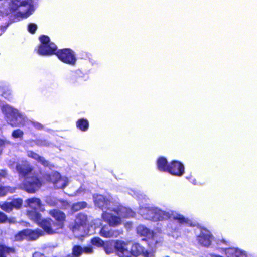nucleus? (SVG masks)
<instances>
[{
  "mask_svg": "<svg viewBox=\"0 0 257 257\" xmlns=\"http://www.w3.org/2000/svg\"><path fill=\"white\" fill-rule=\"evenodd\" d=\"M168 173L177 177L182 176L185 173L184 165L177 160H172L169 163Z\"/></svg>",
  "mask_w": 257,
  "mask_h": 257,
  "instance_id": "7",
  "label": "nucleus"
},
{
  "mask_svg": "<svg viewBox=\"0 0 257 257\" xmlns=\"http://www.w3.org/2000/svg\"><path fill=\"white\" fill-rule=\"evenodd\" d=\"M35 142H36V144L37 146H40V147L48 146L49 145L48 141H47L46 140H44V139H37L36 140Z\"/></svg>",
  "mask_w": 257,
  "mask_h": 257,
  "instance_id": "36",
  "label": "nucleus"
},
{
  "mask_svg": "<svg viewBox=\"0 0 257 257\" xmlns=\"http://www.w3.org/2000/svg\"><path fill=\"white\" fill-rule=\"evenodd\" d=\"M27 156L32 159H33L38 162H40L42 165L45 167H47L49 165L48 162L43 157L39 156L36 153L32 151H29L27 152Z\"/></svg>",
  "mask_w": 257,
  "mask_h": 257,
  "instance_id": "19",
  "label": "nucleus"
},
{
  "mask_svg": "<svg viewBox=\"0 0 257 257\" xmlns=\"http://www.w3.org/2000/svg\"><path fill=\"white\" fill-rule=\"evenodd\" d=\"M11 91L8 89H4L2 93V96L8 100L11 98Z\"/></svg>",
  "mask_w": 257,
  "mask_h": 257,
  "instance_id": "37",
  "label": "nucleus"
},
{
  "mask_svg": "<svg viewBox=\"0 0 257 257\" xmlns=\"http://www.w3.org/2000/svg\"><path fill=\"white\" fill-rule=\"evenodd\" d=\"M14 119H16V118H14V119L12 118L11 119L10 123V125L12 127H18V126H21V123L20 122H15Z\"/></svg>",
  "mask_w": 257,
  "mask_h": 257,
  "instance_id": "41",
  "label": "nucleus"
},
{
  "mask_svg": "<svg viewBox=\"0 0 257 257\" xmlns=\"http://www.w3.org/2000/svg\"><path fill=\"white\" fill-rule=\"evenodd\" d=\"M0 208L2 210L7 213H10L13 210L10 202H4L0 205Z\"/></svg>",
  "mask_w": 257,
  "mask_h": 257,
  "instance_id": "31",
  "label": "nucleus"
},
{
  "mask_svg": "<svg viewBox=\"0 0 257 257\" xmlns=\"http://www.w3.org/2000/svg\"><path fill=\"white\" fill-rule=\"evenodd\" d=\"M119 211L120 212V215L124 218H127L130 216V214L132 213V211L125 207H121Z\"/></svg>",
  "mask_w": 257,
  "mask_h": 257,
  "instance_id": "33",
  "label": "nucleus"
},
{
  "mask_svg": "<svg viewBox=\"0 0 257 257\" xmlns=\"http://www.w3.org/2000/svg\"><path fill=\"white\" fill-rule=\"evenodd\" d=\"M40 44L38 46V53L41 56H51L56 53V45L50 41L47 35H42L39 38Z\"/></svg>",
  "mask_w": 257,
  "mask_h": 257,
  "instance_id": "2",
  "label": "nucleus"
},
{
  "mask_svg": "<svg viewBox=\"0 0 257 257\" xmlns=\"http://www.w3.org/2000/svg\"><path fill=\"white\" fill-rule=\"evenodd\" d=\"M33 257H45V256L43 254H42L40 252H36L33 254Z\"/></svg>",
  "mask_w": 257,
  "mask_h": 257,
  "instance_id": "44",
  "label": "nucleus"
},
{
  "mask_svg": "<svg viewBox=\"0 0 257 257\" xmlns=\"http://www.w3.org/2000/svg\"><path fill=\"white\" fill-rule=\"evenodd\" d=\"M39 227L49 235L54 234L59 230L57 226H55L53 220L49 217L43 218V220L40 223Z\"/></svg>",
  "mask_w": 257,
  "mask_h": 257,
  "instance_id": "8",
  "label": "nucleus"
},
{
  "mask_svg": "<svg viewBox=\"0 0 257 257\" xmlns=\"http://www.w3.org/2000/svg\"><path fill=\"white\" fill-rule=\"evenodd\" d=\"M54 55L64 63L71 65H74L76 64L77 58L75 52L70 48L57 49Z\"/></svg>",
  "mask_w": 257,
  "mask_h": 257,
  "instance_id": "4",
  "label": "nucleus"
},
{
  "mask_svg": "<svg viewBox=\"0 0 257 257\" xmlns=\"http://www.w3.org/2000/svg\"><path fill=\"white\" fill-rule=\"evenodd\" d=\"M14 189L10 186L0 185V198L5 196L8 193H13Z\"/></svg>",
  "mask_w": 257,
  "mask_h": 257,
  "instance_id": "28",
  "label": "nucleus"
},
{
  "mask_svg": "<svg viewBox=\"0 0 257 257\" xmlns=\"http://www.w3.org/2000/svg\"><path fill=\"white\" fill-rule=\"evenodd\" d=\"M93 252V250L91 246H85L82 247V253L91 254Z\"/></svg>",
  "mask_w": 257,
  "mask_h": 257,
  "instance_id": "40",
  "label": "nucleus"
},
{
  "mask_svg": "<svg viewBox=\"0 0 257 257\" xmlns=\"http://www.w3.org/2000/svg\"><path fill=\"white\" fill-rule=\"evenodd\" d=\"M37 29V25L34 23H30L28 25V31L31 34H34Z\"/></svg>",
  "mask_w": 257,
  "mask_h": 257,
  "instance_id": "38",
  "label": "nucleus"
},
{
  "mask_svg": "<svg viewBox=\"0 0 257 257\" xmlns=\"http://www.w3.org/2000/svg\"><path fill=\"white\" fill-rule=\"evenodd\" d=\"M87 204L85 201L78 202L73 203L71 206V210L72 212H77L81 209L87 207Z\"/></svg>",
  "mask_w": 257,
  "mask_h": 257,
  "instance_id": "23",
  "label": "nucleus"
},
{
  "mask_svg": "<svg viewBox=\"0 0 257 257\" xmlns=\"http://www.w3.org/2000/svg\"><path fill=\"white\" fill-rule=\"evenodd\" d=\"M94 202L95 206L102 210L108 209L110 204L109 201L102 195H96L94 197Z\"/></svg>",
  "mask_w": 257,
  "mask_h": 257,
  "instance_id": "12",
  "label": "nucleus"
},
{
  "mask_svg": "<svg viewBox=\"0 0 257 257\" xmlns=\"http://www.w3.org/2000/svg\"><path fill=\"white\" fill-rule=\"evenodd\" d=\"M48 213L54 219L53 222L58 229H63L66 219L65 213L57 209L50 210Z\"/></svg>",
  "mask_w": 257,
  "mask_h": 257,
  "instance_id": "6",
  "label": "nucleus"
},
{
  "mask_svg": "<svg viewBox=\"0 0 257 257\" xmlns=\"http://www.w3.org/2000/svg\"><path fill=\"white\" fill-rule=\"evenodd\" d=\"M157 243H158V241H156L155 242V244H157Z\"/></svg>",
  "mask_w": 257,
  "mask_h": 257,
  "instance_id": "46",
  "label": "nucleus"
},
{
  "mask_svg": "<svg viewBox=\"0 0 257 257\" xmlns=\"http://www.w3.org/2000/svg\"><path fill=\"white\" fill-rule=\"evenodd\" d=\"M9 144L6 140L0 139V147H4L6 145Z\"/></svg>",
  "mask_w": 257,
  "mask_h": 257,
  "instance_id": "43",
  "label": "nucleus"
},
{
  "mask_svg": "<svg viewBox=\"0 0 257 257\" xmlns=\"http://www.w3.org/2000/svg\"><path fill=\"white\" fill-rule=\"evenodd\" d=\"M91 244L97 247H102L104 245V242L99 237H94L90 240Z\"/></svg>",
  "mask_w": 257,
  "mask_h": 257,
  "instance_id": "25",
  "label": "nucleus"
},
{
  "mask_svg": "<svg viewBox=\"0 0 257 257\" xmlns=\"http://www.w3.org/2000/svg\"><path fill=\"white\" fill-rule=\"evenodd\" d=\"M114 248L116 254L119 257H138L142 254L145 257H151L152 254L147 250L139 243L132 245L130 250L127 248V244L121 240L115 241Z\"/></svg>",
  "mask_w": 257,
  "mask_h": 257,
  "instance_id": "1",
  "label": "nucleus"
},
{
  "mask_svg": "<svg viewBox=\"0 0 257 257\" xmlns=\"http://www.w3.org/2000/svg\"><path fill=\"white\" fill-rule=\"evenodd\" d=\"M42 186L40 179L36 176H32L30 180L25 179L22 184V188L28 193H35Z\"/></svg>",
  "mask_w": 257,
  "mask_h": 257,
  "instance_id": "5",
  "label": "nucleus"
},
{
  "mask_svg": "<svg viewBox=\"0 0 257 257\" xmlns=\"http://www.w3.org/2000/svg\"><path fill=\"white\" fill-rule=\"evenodd\" d=\"M50 179L54 184H56L59 181L62 180L61 177L58 173L52 175Z\"/></svg>",
  "mask_w": 257,
  "mask_h": 257,
  "instance_id": "34",
  "label": "nucleus"
},
{
  "mask_svg": "<svg viewBox=\"0 0 257 257\" xmlns=\"http://www.w3.org/2000/svg\"><path fill=\"white\" fill-rule=\"evenodd\" d=\"M154 214L155 215L152 217V219L155 221H162L169 217L168 213L161 210H154Z\"/></svg>",
  "mask_w": 257,
  "mask_h": 257,
  "instance_id": "21",
  "label": "nucleus"
},
{
  "mask_svg": "<svg viewBox=\"0 0 257 257\" xmlns=\"http://www.w3.org/2000/svg\"><path fill=\"white\" fill-rule=\"evenodd\" d=\"M29 5V0H12L10 4V9L13 11H16L20 7H28Z\"/></svg>",
  "mask_w": 257,
  "mask_h": 257,
  "instance_id": "17",
  "label": "nucleus"
},
{
  "mask_svg": "<svg viewBox=\"0 0 257 257\" xmlns=\"http://www.w3.org/2000/svg\"><path fill=\"white\" fill-rule=\"evenodd\" d=\"M10 202L13 209H19L22 206L23 200L21 198L13 199Z\"/></svg>",
  "mask_w": 257,
  "mask_h": 257,
  "instance_id": "27",
  "label": "nucleus"
},
{
  "mask_svg": "<svg viewBox=\"0 0 257 257\" xmlns=\"http://www.w3.org/2000/svg\"><path fill=\"white\" fill-rule=\"evenodd\" d=\"M16 169L17 171L20 176L25 177L33 170V168L30 165L27 163L17 164L16 166Z\"/></svg>",
  "mask_w": 257,
  "mask_h": 257,
  "instance_id": "13",
  "label": "nucleus"
},
{
  "mask_svg": "<svg viewBox=\"0 0 257 257\" xmlns=\"http://www.w3.org/2000/svg\"><path fill=\"white\" fill-rule=\"evenodd\" d=\"M15 252L16 250L14 247L0 244V257H9L11 254H15Z\"/></svg>",
  "mask_w": 257,
  "mask_h": 257,
  "instance_id": "18",
  "label": "nucleus"
},
{
  "mask_svg": "<svg viewBox=\"0 0 257 257\" xmlns=\"http://www.w3.org/2000/svg\"><path fill=\"white\" fill-rule=\"evenodd\" d=\"M156 165L158 170L160 171L168 173L169 163L165 157H159L156 161Z\"/></svg>",
  "mask_w": 257,
  "mask_h": 257,
  "instance_id": "15",
  "label": "nucleus"
},
{
  "mask_svg": "<svg viewBox=\"0 0 257 257\" xmlns=\"http://www.w3.org/2000/svg\"><path fill=\"white\" fill-rule=\"evenodd\" d=\"M99 234L100 236L104 238H111L114 236V232L110 230H107L105 226L101 227Z\"/></svg>",
  "mask_w": 257,
  "mask_h": 257,
  "instance_id": "26",
  "label": "nucleus"
},
{
  "mask_svg": "<svg viewBox=\"0 0 257 257\" xmlns=\"http://www.w3.org/2000/svg\"><path fill=\"white\" fill-rule=\"evenodd\" d=\"M212 235L209 231L205 228H201L200 233L197 236L198 243L204 247H209L211 244Z\"/></svg>",
  "mask_w": 257,
  "mask_h": 257,
  "instance_id": "9",
  "label": "nucleus"
},
{
  "mask_svg": "<svg viewBox=\"0 0 257 257\" xmlns=\"http://www.w3.org/2000/svg\"><path fill=\"white\" fill-rule=\"evenodd\" d=\"M102 218L110 226H117L121 224V221L119 217L112 215L106 211L102 213Z\"/></svg>",
  "mask_w": 257,
  "mask_h": 257,
  "instance_id": "10",
  "label": "nucleus"
},
{
  "mask_svg": "<svg viewBox=\"0 0 257 257\" xmlns=\"http://www.w3.org/2000/svg\"><path fill=\"white\" fill-rule=\"evenodd\" d=\"M32 219L39 226L40 223L43 220L41 214L36 211L33 212L31 214Z\"/></svg>",
  "mask_w": 257,
  "mask_h": 257,
  "instance_id": "30",
  "label": "nucleus"
},
{
  "mask_svg": "<svg viewBox=\"0 0 257 257\" xmlns=\"http://www.w3.org/2000/svg\"><path fill=\"white\" fill-rule=\"evenodd\" d=\"M43 234L42 231L39 229L35 230L25 229L16 233L14 235V239L16 241H22L25 239L28 241H34Z\"/></svg>",
  "mask_w": 257,
  "mask_h": 257,
  "instance_id": "3",
  "label": "nucleus"
},
{
  "mask_svg": "<svg viewBox=\"0 0 257 257\" xmlns=\"http://www.w3.org/2000/svg\"><path fill=\"white\" fill-rule=\"evenodd\" d=\"M2 110L3 112L6 113L13 112V108L8 105H4L2 108Z\"/></svg>",
  "mask_w": 257,
  "mask_h": 257,
  "instance_id": "39",
  "label": "nucleus"
},
{
  "mask_svg": "<svg viewBox=\"0 0 257 257\" xmlns=\"http://www.w3.org/2000/svg\"><path fill=\"white\" fill-rule=\"evenodd\" d=\"M87 221V215L82 213H79L76 216L73 227L75 229H79L81 226L85 225Z\"/></svg>",
  "mask_w": 257,
  "mask_h": 257,
  "instance_id": "16",
  "label": "nucleus"
},
{
  "mask_svg": "<svg viewBox=\"0 0 257 257\" xmlns=\"http://www.w3.org/2000/svg\"><path fill=\"white\" fill-rule=\"evenodd\" d=\"M27 203L30 206H31L33 204H35L37 206L39 207L41 205V201L39 198L34 197L28 199L27 200Z\"/></svg>",
  "mask_w": 257,
  "mask_h": 257,
  "instance_id": "32",
  "label": "nucleus"
},
{
  "mask_svg": "<svg viewBox=\"0 0 257 257\" xmlns=\"http://www.w3.org/2000/svg\"><path fill=\"white\" fill-rule=\"evenodd\" d=\"M137 233L140 236L145 237L144 240H147L150 238H153L154 236V233L145 225H139L136 228Z\"/></svg>",
  "mask_w": 257,
  "mask_h": 257,
  "instance_id": "11",
  "label": "nucleus"
},
{
  "mask_svg": "<svg viewBox=\"0 0 257 257\" xmlns=\"http://www.w3.org/2000/svg\"><path fill=\"white\" fill-rule=\"evenodd\" d=\"M76 126L77 129L82 131H87L89 126L88 120L85 118H81L77 120L76 122Z\"/></svg>",
  "mask_w": 257,
  "mask_h": 257,
  "instance_id": "20",
  "label": "nucleus"
},
{
  "mask_svg": "<svg viewBox=\"0 0 257 257\" xmlns=\"http://www.w3.org/2000/svg\"><path fill=\"white\" fill-rule=\"evenodd\" d=\"M7 176V173L5 170H0V181L3 178H5Z\"/></svg>",
  "mask_w": 257,
  "mask_h": 257,
  "instance_id": "42",
  "label": "nucleus"
},
{
  "mask_svg": "<svg viewBox=\"0 0 257 257\" xmlns=\"http://www.w3.org/2000/svg\"><path fill=\"white\" fill-rule=\"evenodd\" d=\"M173 219L176 221L181 225H186L189 227L194 226L192 220L180 214H177L176 215L173 216Z\"/></svg>",
  "mask_w": 257,
  "mask_h": 257,
  "instance_id": "14",
  "label": "nucleus"
},
{
  "mask_svg": "<svg viewBox=\"0 0 257 257\" xmlns=\"http://www.w3.org/2000/svg\"><path fill=\"white\" fill-rule=\"evenodd\" d=\"M9 223L10 224L14 223L13 218H9L6 214L0 211V224Z\"/></svg>",
  "mask_w": 257,
  "mask_h": 257,
  "instance_id": "29",
  "label": "nucleus"
},
{
  "mask_svg": "<svg viewBox=\"0 0 257 257\" xmlns=\"http://www.w3.org/2000/svg\"><path fill=\"white\" fill-rule=\"evenodd\" d=\"M225 254L227 257H239L240 252L233 248H229L225 250Z\"/></svg>",
  "mask_w": 257,
  "mask_h": 257,
  "instance_id": "24",
  "label": "nucleus"
},
{
  "mask_svg": "<svg viewBox=\"0 0 257 257\" xmlns=\"http://www.w3.org/2000/svg\"><path fill=\"white\" fill-rule=\"evenodd\" d=\"M83 75V74L80 70H77L73 72L70 77L71 83L75 84L79 82L82 80Z\"/></svg>",
  "mask_w": 257,
  "mask_h": 257,
  "instance_id": "22",
  "label": "nucleus"
},
{
  "mask_svg": "<svg viewBox=\"0 0 257 257\" xmlns=\"http://www.w3.org/2000/svg\"><path fill=\"white\" fill-rule=\"evenodd\" d=\"M2 149H0V155H1V154H2Z\"/></svg>",
  "mask_w": 257,
  "mask_h": 257,
  "instance_id": "45",
  "label": "nucleus"
},
{
  "mask_svg": "<svg viewBox=\"0 0 257 257\" xmlns=\"http://www.w3.org/2000/svg\"><path fill=\"white\" fill-rule=\"evenodd\" d=\"M23 135V132L20 129L14 130L12 134V136L14 138H22Z\"/></svg>",
  "mask_w": 257,
  "mask_h": 257,
  "instance_id": "35",
  "label": "nucleus"
}]
</instances>
